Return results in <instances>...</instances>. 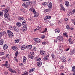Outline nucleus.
<instances>
[{
    "label": "nucleus",
    "mask_w": 75,
    "mask_h": 75,
    "mask_svg": "<svg viewBox=\"0 0 75 75\" xmlns=\"http://www.w3.org/2000/svg\"><path fill=\"white\" fill-rule=\"evenodd\" d=\"M7 33L8 34V37H9V38H12V37L14 36L13 33L10 31V30H8Z\"/></svg>",
    "instance_id": "1"
},
{
    "label": "nucleus",
    "mask_w": 75,
    "mask_h": 75,
    "mask_svg": "<svg viewBox=\"0 0 75 75\" xmlns=\"http://www.w3.org/2000/svg\"><path fill=\"white\" fill-rule=\"evenodd\" d=\"M40 55H42V56H44L46 55V52L43 50H40Z\"/></svg>",
    "instance_id": "2"
},
{
    "label": "nucleus",
    "mask_w": 75,
    "mask_h": 75,
    "mask_svg": "<svg viewBox=\"0 0 75 75\" xmlns=\"http://www.w3.org/2000/svg\"><path fill=\"white\" fill-rule=\"evenodd\" d=\"M31 13H33V14L36 12L35 8H31L29 9Z\"/></svg>",
    "instance_id": "3"
},
{
    "label": "nucleus",
    "mask_w": 75,
    "mask_h": 75,
    "mask_svg": "<svg viewBox=\"0 0 75 75\" xmlns=\"http://www.w3.org/2000/svg\"><path fill=\"white\" fill-rule=\"evenodd\" d=\"M57 39H58V40L60 41H64V38H63V37L62 36H58Z\"/></svg>",
    "instance_id": "4"
},
{
    "label": "nucleus",
    "mask_w": 75,
    "mask_h": 75,
    "mask_svg": "<svg viewBox=\"0 0 75 75\" xmlns=\"http://www.w3.org/2000/svg\"><path fill=\"white\" fill-rule=\"evenodd\" d=\"M34 40L35 42H37L38 43H40L41 41L40 39L37 38L34 39Z\"/></svg>",
    "instance_id": "5"
},
{
    "label": "nucleus",
    "mask_w": 75,
    "mask_h": 75,
    "mask_svg": "<svg viewBox=\"0 0 75 75\" xmlns=\"http://www.w3.org/2000/svg\"><path fill=\"white\" fill-rule=\"evenodd\" d=\"M22 24L23 27H27V23H26V21H24L23 22Z\"/></svg>",
    "instance_id": "6"
},
{
    "label": "nucleus",
    "mask_w": 75,
    "mask_h": 75,
    "mask_svg": "<svg viewBox=\"0 0 75 75\" xmlns=\"http://www.w3.org/2000/svg\"><path fill=\"white\" fill-rule=\"evenodd\" d=\"M35 71V68H33L29 70V73H31V72H34Z\"/></svg>",
    "instance_id": "7"
},
{
    "label": "nucleus",
    "mask_w": 75,
    "mask_h": 75,
    "mask_svg": "<svg viewBox=\"0 0 75 75\" xmlns=\"http://www.w3.org/2000/svg\"><path fill=\"white\" fill-rule=\"evenodd\" d=\"M48 57H49V55H47L45 57H44L43 59V61H47L48 60Z\"/></svg>",
    "instance_id": "8"
},
{
    "label": "nucleus",
    "mask_w": 75,
    "mask_h": 75,
    "mask_svg": "<svg viewBox=\"0 0 75 75\" xmlns=\"http://www.w3.org/2000/svg\"><path fill=\"white\" fill-rule=\"evenodd\" d=\"M23 61L24 64H26L27 62V57L25 56H24L23 58Z\"/></svg>",
    "instance_id": "9"
},
{
    "label": "nucleus",
    "mask_w": 75,
    "mask_h": 75,
    "mask_svg": "<svg viewBox=\"0 0 75 75\" xmlns=\"http://www.w3.org/2000/svg\"><path fill=\"white\" fill-rule=\"evenodd\" d=\"M37 66L39 67H41V65H42V62H37Z\"/></svg>",
    "instance_id": "10"
},
{
    "label": "nucleus",
    "mask_w": 75,
    "mask_h": 75,
    "mask_svg": "<svg viewBox=\"0 0 75 75\" xmlns=\"http://www.w3.org/2000/svg\"><path fill=\"white\" fill-rule=\"evenodd\" d=\"M25 49H26V47L24 45H22L21 47V50H25Z\"/></svg>",
    "instance_id": "11"
},
{
    "label": "nucleus",
    "mask_w": 75,
    "mask_h": 75,
    "mask_svg": "<svg viewBox=\"0 0 75 75\" xmlns=\"http://www.w3.org/2000/svg\"><path fill=\"white\" fill-rule=\"evenodd\" d=\"M60 6L61 7V10L63 11H65V9L64 7V6H63V5H62V4H60Z\"/></svg>",
    "instance_id": "12"
},
{
    "label": "nucleus",
    "mask_w": 75,
    "mask_h": 75,
    "mask_svg": "<svg viewBox=\"0 0 75 75\" xmlns=\"http://www.w3.org/2000/svg\"><path fill=\"white\" fill-rule=\"evenodd\" d=\"M39 16V14L38 12H36L34 13V16L35 17H37Z\"/></svg>",
    "instance_id": "13"
},
{
    "label": "nucleus",
    "mask_w": 75,
    "mask_h": 75,
    "mask_svg": "<svg viewBox=\"0 0 75 75\" xmlns=\"http://www.w3.org/2000/svg\"><path fill=\"white\" fill-rule=\"evenodd\" d=\"M12 50H14V51H17L18 48L16 46H13L12 47Z\"/></svg>",
    "instance_id": "14"
},
{
    "label": "nucleus",
    "mask_w": 75,
    "mask_h": 75,
    "mask_svg": "<svg viewBox=\"0 0 75 75\" xmlns=\"http://www.w3.org/2000/svg\"><path fill=\"white\" fill-rule=\"evenodd\" d=\"M32 46L31 45H27L26 48L27 49H31V48H32Z\"/></svg>",
    "instance_id": "15"
},
{
    "label": "nucleus",
    "mask_w": 75,
    "mask_h": 75,
    "mask_svg": "<svg viewBox=\"0 0 75 75\" xmlns=\"http://www.w3.org/2000/svg\"><path fill=\"white\" fill-rule=\"evenodd\" d=\"M71 40H72V39L71 38H69L68 40V41L69 42V44H73V42H74L71 41Z\"/></svg>",
    "instance_id": "16"
},
{
    "label": "nucleus",
    "mask_w": 75,
    "mask_h": 75,
    "mask_svg": "<svg viewBox=\"0 0 75 75\" xmlns=\"http://www.w3.org/2000/svg\"><path fill=\"white\" fill-rule=\"evenodd\" d=\"M52 4L51 2L49 3L48 5V7L49 8H52Z\"/></svg>",
    "instance_id": "17"
},
{
    "label": "nucleus",
    "mask_w": 75,
    "mask_h": 75,
    "mask_svg": "<svg viewBox=\"0 0 75 75\" xmlns=\"http://www.w3.org/2000/svg\"><path fill=\"white\" fill-rule=\"evenodd\" d=\"M51 16H46L45 18H44V20H47V19H50L51 18Z\"/></svg>",
    "instance_id": "18"
},
{
    "label": "nucleus",
    "mask_w": 75,
    "mask_h": 75,
    "mask_svg": "<svg viewBox=\"0 0 75 75\" xmlns=\"http://www.w3.org/2000/svg\"><path fill=\"white\" fill-rule=\"evenodd\" d=\"M16 25L18 27H21V24L20 22H18L16 23Z\"/></svg>",
    "instance_id": "19"
},
{
    "label": "nucleus",
    "mask_w": 75,
    "mask_h": 75,
    "mask_svg": "<svg viewBox=\"0 0 75 75\" xmlns=\"http://www.w3.org/2000/svg\"><path fill=\"white\" fill-rule=\"evenodd\" d=\"M42 5L44 6H47L48 4V2H43L42 3Z\"/></svg>",
    "instance_id": "20"
},
{
    "label": "nucleus",
    "mask_w": 75,
    "mask_h": 75,
    "mask_svg": "<svg viewBox=\"0 0 75 75\" xmlns=\"http://www.w3.org/2000/svg\"><path fill=\"white\" fill-rule=\"evenodd\" d=\"M22 6H23V7H25V8H27L28 7V6L27 4L23 3L22 4Z\"/></svg>",
    "instance_id": "21"
},
{
    "label": "nucleus",
    "mask_w": 75,
    "mask_h": 75,
    "mask_svg": "<svg viewBox=\"0 0 75 75\" xmlns=\"http://www.w3.org/2000/svg\"><path fill=\"white\" fill-rule=\"evenodd\" d=\"M61 59H62V62H65L66 61V59L65 57H62Z\"/></svg>",
    "instance_id": "22"
},
{
    "label": "nucleus",
    "mask_w": 75,
    "mask_h": 75,
    "mask_svg": "<svg viewBox=\"0 0 75 75\" xmlns=\"http://www.w3.org/2000/svg\"><path fill=\"white\" fill-rule=\"evenodd\" d=\"M3 49L4 50H6L7 48H8V46L6 44L4 45L3 47Z\"/></svg>",
    "instance_id": "23"
},
{
    "label": "nucleus",
    "mask_w": 75,
    "mask_h": 75,
    "mask_svg": "<svg viewBox=\"0 0 75 75\" xmlns=\"http://www.w3.org/2000/svg\"><path fill=\"white\" fill-rule=\"evenodd\" d=\"M18 19L19 20H21L22 21V20H24V19L23 17H18Z\"/></svg>",
    "instance_id": "24"
},
{
    "label": "nucleus",
    "mask_w": 75,
    "mask_h": 75,
    "mask_svg": "<svg viewBox=\"0 0 75 75\" xmlns=\"http://www.w3.org/2000/svg\"><path fill=\"white\" fill-rule=\"evenodd\" d=\"M70 13L71 14H75V9H73L72 11H71Z\"/></svg>",
    "instance_id": "25"
},
{
    "label": "nucleus",
    "mask_w": 75,
    "mask_h": 75,
    "mask_svg": "<svg viewBox=\"0 0 75 75\" xmlns=\"http://www.w3.org/2000/svg\"><path fill=\"white\" fill-rule=\"evenodd\" d=\"M65 5L66 6H67V7H68L69 6V2L67 1H65Z\"/></svg>",
    "instance_id": "26"
},
{
    "label": "nucleus",
    "mask_w": 75,
    "mask_h": 75,
    "mask_svg": "<svg viewBox=\"0 0 75 75\" xmlns=\"http://www.w3.org/2000/svg\"><path fill=\"white\" fill-rule=\"evenodd\" d=\"M28 57L29 58H30V59H31L34 58V56H33V55H28Z\"/></svg>",
    "instance_id": "27"
},
{
    "label": "nucleus",
    "mask_w": 75,
    "mask_h": 75,
    "mask_svg": "<svg viewBox=\"0 0 75 75\" xmlns=\"http://www.w3.org/2000/svg\"><path fill=\"white\" fill-rule=\"evenodd\" d=\"M75 50V49H73V50H71L69 54L70 55H72L74 54V51Z\"/></svg>",
    "instance_id": "28"
},
{
    "label": "nucleus",
    "mask_w": 75,
    "mask_h": 75,
    "mask_svg": "<svg viewBox=\"0 0 75 75\" xmlns=\"http://www.w3.org/2000/svg\"><path fill=\"white\" fill-rule=\"evenodd\" d=\"M5 64L6 65V68H8L10 67L9 66H8V61H6Z\"/></svg>",
    "instance_id": "29"
},
{
    "label": "nucleus",
    "mask_w": 75,
    "mask_h": 75,
    "mask_svg": "<svg viewBox=\"0 0 75 75\" xmlns=\"http://www.w3.org/2000/svg\"><path fill=\"white\" fill-rule=\"evenodd\" d=\"M4 17L6 18H8V13H5Z\"/></svg>",
    "instance_id": "30"
},
{
    "label": "nucleus",
    "mask_w": 75,
    "mask_h": 75,
    "mask_svg": "<svg viewBox=\"0 0 75 75\" xmlns=\"http://www.w3.org/2000/svg\"><path fill=\"white\" fill-rule=\"evenodd\" d=\"M11 73H13V74H16V71L12 69L11 71Z\"/></svg>",
    "instance_id": "31"
},
{
    "label": "nucleus",
    "mask_w": 75,
    "mask_h": 75,
    "mask_svg": "<svg viewBox=\"0 0 75 75\" xmlns=\"http://www.w3.org/2000/svg\"><path fill=\"white\" fill-rule=\"evenodd\" d=\"M55 33H59L60 32V30L59 29H58L57 30L55 29Z\"/></svg>",
    "instance_id": "32"
},
{
    "label": "nucleus",
    "mask_w": 75,
    "mask_h": 75,
    "mask_svg": "<svg viewBox=\"0 0 75 75\" xmlns=\"http://www.w3.org/2000/svg\"><path fill=\"white\" fill-rule=\"evenodd\" d=\"M0 41L1 42L0 45H3V42H4V41L3 40L1 39L0 40Z\"/></svg>",
    "instance_id": "33"
},
{
    "label": "nucleus",
    "mask_w": 75,
    "mask_h": 75,
    "mask_svg": "<svg viewBox=\"0 0 75 75\" xmlns=\"http://www.w3.org/2000/svg\"><path fill=\"white\" fill-rule=\"evenodd\" d=\"M14 30L15 31H17V32L18 31V28L17 27L14 28Z\"/></svg>",
    "instance_id": "34"
},
{
    "label": "nucleus",
    "mask_w": 75,
    "mask_h": 75,
    "mask_svg": "<svg viewBox=\"0 0 75 75\" xmlns=\"http://www.w3.org/2000/svg\"><path fill=\"white\" fill-rule=\"evenodd\" d=\"M72 69L71 70V72H73V71H75V66H73L72 67Z\"/></svg>",
    "instance_id": "35"
},
{
    "label": "nucleus",
    "mask_w": 75,
    "mask_h": 75,
    "mask_svg": "<svg viewBox=\"0 0 75 75\" xmlns=\"http://www.w3.org/2000/svg\"><path fill=\"white\" fill-rule=\"evenodd\" d=\"M31 4H36V1H32Z\"/></svg>",
    "instance_id": "36"
},
{
    "label": "nucleus",
    "mask_w": 75,
    "mask_h": 75,
    "mask_svg": "<svg viewBox=\"0 0 75 75\" xmlns=\"http://www.w3.org/2000/svg\"><path fill=\"white\" fill-rule=\"evenodd\" d=\"M26 27H24L23 28H22V31H26Z\"/></svg>",
    "instance_id": "37"
},
{
    "label": "nucleus",
    "mask_w": 75,
    "mask_h": 75,
    "mask_svg": "<svg viewBox=\"0 0 75 75\" xmlns=\"http://www.w3.org/2000/svg\"><path fill=\"white\" fill-rule=\"evenodd\" d=\"M5 14H8V9L7 8L5 10Z\"/></svg>",
    "instance_id": "38"
},
{
    "label": "nucleus",
    "mask_w": 75,
    "mask_h": 75,
    "mask_svg": "<svg viewBox=\"0 0 75 75\" xmlns=\"http://www.w3.org/2000/svg\"><path fill=\"white\" fill-rule=\"evenodd\" d=\"M6 58H8L9 57H10V55L9 54H7L5 55Z\"/></svg>",
    "instance_id": "39"
},
{
    "label": "nucleus",
    "mask_w": 75,
    "mask_h": 75,
    "mask_svg": "<svg viewBox=\"0 0 75 75\" xmlns=\"http://www.w3.org/2000/svg\"><path fill=\"white\" fill-rule=\"evenodd\" d=\"M14 42L15 43H18L19 42V40L17 39V40H16L14 41Z\"/></svg>",
    "instance_id": "40"
},
{
    "label": "nucleus",
    "mask_w": 75,
    "mask_h": 75,
    "mask_svg": "<svg viewBox=\"0 0 75 75\" xmlns=\"http://www.w3.org/2000/svg\"><path fill=\"white\" fill-rule=\"evenodd\" d=\"M22 75H28V72L27 71H25L24 73Z\"/></svg>",
    "instance_id": "41"
},
{
    "label": "nucleus",
    "mask_w": 75,
    "mask_h": 75,
    "mask_svg": "<svg viewBox=\"0 0 75 75\" xmlns=\"http://www.w3.org/2000/svg\"><path fill=\"white\" fill-rule=\"evenodd\" d=\"M59 48H62V45L61 44H60L58 46Z\"/></svg>",
    "instance_id": "42"
},
{
    "label": "nucleus",
    "mask_w": 75,
    "mask_h": 75,
    "mask_svg": "<svg viewBox=\"0 0 75 75\" xmlns=\"http://www.w3.org/2000/svg\"><path fill=\"white\" fill-rule=\"evenodd\" d=\"M33 50H34V51H36L37 50V48H36V47H34L33 48Z\"/></svg>",
    "instance_id": "43"
},
{
    "label": "nucleus",
    "mask_w": 75,
    "mask_h": 75,
    "mask_svg": "<svg viewBox=\"0 0 75 75\" xmlns=\"http://www.w3.org/2000/svg\"><path fill=\"white\" fill-rule=\"evenodd\" d=\"M18 55V51H16L15 55L16 57H17V55Z\"/></svg>",
    "instance_id": "44"
},
{
    "label": "nucleus",
    "mask_w": 75,
    "mask_h": 75,
    "mask_svg": "<svg viewBox=\"0 0 75 75\" xmlns=\"http://www.w3.org/2000/svg\"><path fill=\"white\" fill-rule=\"evenodd\" d=\"M30 4H31V2H30V1H28V2H26V4L27 5H30Z\"/></svg>",
    "instance_id": "45"
},
{
    "label": "nucleus",
    "mask_w": 75,
    "mask_h": 75,
    "mask_svg": "<svg viewBox=\"0 0 75 75\" xmlns=\"http://www.w3.org/2000/svg\"><path fill=\"white\" fill-rule=\"evenodd\" d=\"M41 28L40 27L38 26L36 28V30H40Z\"/></svg>",
    "instance_id": "46"
},
{
    "label": "nucleus",
    "mask_w": 75,
    "mask_h": 75,
    "mask_svg": "<svg viewBox=\"0 0 75 75\" xmlns=\"http://www.w3.org/2000/svg\"><path fill=\"white\" fill-rule=\"evenodd\" d=\"M2 59H6V58L4 56L2 57H1Z\"/></svg>",
    "instance_id": "47"
},
{
    "label": "nucleus",
    "mask_w": 75,
    "mask_h": 75,
    "mask_svg": "<svg viewBox=\"0 0 75 75\" xmlns=\"http://www.w3.org/2000/svg\"><path fill=\"white\" fill-rule=\"evenodd\" d=\"M51 56L52 57V58L53 59V58H54L55 57V56L54 55V54H52L51 55Z\"/></svg>",
    "instance_id": "48"
},
{
    "label": "nucleus",
    "mask_w": 75,
    "mask_h": 75,
    "mask_svg": "<svg viewBox=\"0 0 75 75\" xmlns=\"http://www.w3.org/2000/svg\"><path fill=\"white\" fill-rule=\"evenodd\" d=\"M47 28H45L44 31L42 32V33H44L46 32V31H47Z\"/></svg>",
    "instance_id": "49"
},
{
    "label": "nucleus",
    "mask_w": 75,
    "mask_h": 75,
    "mask_svg": "<svg viewBox=\"0 0 75 75\" xmlns=\"http://www.w3.org/2000/svg\"><path fill=\"white\" fill-rule=\"evenodd\" d=\"M45 37V35H42L41 37V38H42V39H43V38H44Z\"/></svg>",
    "instance_id": "50"
},
{
    "label": "nucleus",
    "mask_w": 75,
    "mask_h": 75,
    "mask_svg": "<svg viewBox=\"0 0 75 75\" xmlns=\"http://www.w3.org/2000/svg\"><path fill=\"white\" fill-rule=\"evenodd\" d=\"M66 28L67 29H68V30H69V29H70V28H69V26L68 25L66 26Z\"/></svg>",
    "instance_id": "51"
},
{
    "label": "nucleus",
    "mask_w": 75,
    "mask_h": 75,
    "mask_svg": "<svg viewBox=\"0 0 75 75\" xmlns=\"http://www.w3.org/2000/svg\"><path fill=\"white\" fill-rule=\"evenodd\" d=\"M42 44L43 45H46V42H42Z\"/></svg>",
    "instance_id": "52"
},
{
    "label": "nucleus",
    "mask_w": 75,
    "mask_h": 75,
    "mask_svg": "<svg viewBox=\"0 0 75 75\" xmlns=\"http://www.w3.org/2000/svg\"><path fill=\"white\" fill-rule=\"evenodd\" d=\"M3 16V12L1 11H0V16Z\"/></svg>",
    "instance_id": "53"
},
{
    "label": "nucleus",
    "mask_w": 75,
    "mask_h": 75,
    "mask_svg": "<svg viewBox=\"0 0 75 75\" xmlns=\"http://www.w3.org/2000/svg\"><path fill=\"white\" fill-rule=\"evenodd\" d=\"M2 33H0V39L1 38V37L2 36Z\"/></svg>",
    "instance_id": "54"
},
{
    "label": "nucleus",
    "mask_w": 75,
    "mask_h": 75,
    "mask_svg": "<svg viewBox=\"0 0 75 75\" xmlns=\"http://www.w3.org/2000/svg\"><path fill=\"white\" fill-rule=\"evenodd\" d=\"M68 61L69 62H70L71 61V59L69 58L68 59Z\"/></svg>",
    "instance_id": "55"
},
{
    "label": "nucleus",
    "mask_w": 75,
    "mask_h": 75,
    "mask_svg": "<svg viewBox=\"0 0 75 75\" xmlns=\"http://www.w3.org/2000/svg\"><path fill=\"white\" fill-rule=\"evenodd\" d=\"M49 10H48V9H45V11L46 12H48V11H49Z\"/></svg>",
    "instance_id": "56"
},
{
    "label": "nucleus",
    "mask_w": 75,
    "mask_h": 75,
    "mask_svg": "<svg viewBox=\"0 0 75 75\" xmlns=\"http://www.w3.org/2000/svg\"><path fill=\"white\" fill-rule=\"evenodd\" d=\"M4 52H1V55H4Z\"/></svg>",
    "instance_id": "57"
},
{
    "label": "nucleus",
    "mask_w": 75,
    "mask_h": 75,
    "mask_svg": "<svg viewBox=\"0 0 75 75\" xmlns=\"http://www.w3.org/2000/svg\"><path fill=\"white\" fill-rule=\"evenodd\" d=\"M30 54L31 55H34V52H30Z\"/></svg>",
    "instance_id": "58"
},
{
    "label": "nucleus",
    "mask_w": 75,
    "mask_h": 75,
    "mask_svg": "<svg viewBox=\"0 0 75 75\" xmlns=\"http://www.w3.org/2000/svg\"><path fill=\"white\" fill-rule=\"evenodd\" d=\"M8 70L10 72H11V70H12V69H11V68L10 67L8 69Z\"/></svg>",
    "instance_id": "59"
},
{
    "label": "nucleus",
    "mask_w": 75,
    "mask_h": 75,
    "mask_svg": "<svg viewBox=\"0 0 75 75\" xmlns=\"http://www.w3.org/2000/svg\"><path fill=\"white\" fill-rule=\"evenodd\" d=\"M64 68V66H62L60 67L61 69H63V68Z\"/></svg>",
    "instance_id": "60"
},
{
    "label": "nucleus",
    "mask_w": 75,
    "mask_h": 75,
    "mask_svg": "<svg viewBox=\"0 0 75 75\" xmlns=\"http://www.w3.org/2000/svg\"><path fill=\"white\" fill-rule=\"evenodd\" d=\"M4 74L5 75H7V74H8V72H7V71H6L4 73Z\"/></svg>",
    "instance_id": "61"
},
{
    "label": "nucleus",
    "mask_w": 75,
    "mask_h": 75,
    "mask_svg": "<svg viewBox=\"0 0 75 75\" xmlns=\"http://www.w3.org/2000/svg\"><path fill=\"white\" fill-rule=\"evenodd\" d=\"M21 11H24V9L23 8H21L20 9Z\"/></svg>",
    "instance_id": "62"
},
{
    "label": "nucleus",
    "mask_w": 75,
    "mask_h": 75,
    "mask_svg": "<svg viewBox=\"0 0 75 75\" xmlns=\"http://www.w3.org/2000/svg\"><path fill=\"white\" fill-rule=\"evenodd\" d=\"M19 65H20V66H22V65H23V63H20L19 64Z\"/></svg>",
    "instance_id": "63"
},
{
    "label": "nucleus",
    "mask_w": 75,
    "mask_h": 75,
    "mask_svg": "<svg viewBox=\"0 0 75 75\" xmlns=\"http://www.w3.org/2000/svg\"><path fill=\"white\" fill-rule=\"evenodd\" d=\"M73 75H75V70H74L73 71Z\"/></svg>",
    "instance_id": "64"
}]
</instances>
